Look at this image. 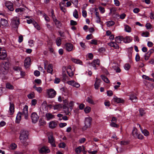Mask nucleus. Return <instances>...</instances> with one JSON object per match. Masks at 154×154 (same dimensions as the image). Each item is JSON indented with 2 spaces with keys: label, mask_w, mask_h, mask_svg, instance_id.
I'll return each instance as SVG.
<instances>
[{
  "label": "nucleus",
  "mask_w": 154,
  "mask_h": 154,
  "mask_svg": "<svg viewBox=\"0 0 154 154\" xmlns=\"http://www.w3.org/2000/svg\"><path fill=\"white\" fill-rule=\"evenodd\" d=\"M73 16L76 19H77L79 17V15L78 12L76 9H75L73 12Z\"/></svg>",
  "instance_id": "obj_42"
},
{
  "label": "nucleus",
  "mask_w": 154,
  "mask_h": 154,
  "mask_svg": "<svg viewBox=\"0 0 154 154\" xmlns=\"http://www.w3.org/2000/svg\"><path fill=\"white\" fill-rule=\"evenodd\" d=\"M46 122L42 118H40L39 120V125L40 126H44L46 125Z\"/></svg>",
  "instance_id": "obj_32"
},
{
  "label": "nucleus",
  "mask_w": 154,
  "mask_h": 154,
  "mask_svg": "<svg viewBox=\"0 0 154 154\" xmlns=\"http://www.w3.org/2000/svg\"><path fill=\"white\" fill-rule=\"evenodd\" d=\"M101 81L100 79L96 78V81L94 84V88L96 89H98L100 87Z\"/></svg>",
  "instance_id": "obj_13"
},
{
  "label": "nucleus",
  "mask_w": 154,
  "mask_h": 154,
  "mask_svg": "<svg viewBox=\"0 0 154 154\" xmlns=\"http://www.w3.org/2000/svg\"><path fill=\"white\" fill-rule=\"evenodd\" d=\"M66 71L69 76L71 77H72L74 74V73L73 72L72 70H67Z\"/></svg>",
  "instance_id": "obj_45"
},
{
  "label": "nucleus",
  "mask_w": 154,
  "mask_h": 154,
  "mask_svg": "<svg viewBox=\"0 0 154 154\" xmlns=\"http://www.w3.org/2000/svg\"><path fill=\"white\" fill-rule=\"evenodd\" d=\"M86 100L87 102H88V103H91L93 105L94 104V102L93 100L89 97H88L87 98Z\"/></svg>",
  "instance_id": "obj_41"
},
{
  "label": "nucleus",
  "mask_w": 154,
  "mask_h": 154,
  "mask_svg": "<svg viewBox=\"0 0 154 154\" xmlns=\"http://www.w3.org/2000/svg\"><path fill=\"white\" fill-rule=\"evenodd\" d=\"M149 35V33L148 31L143 32L142 34V36L143 37H148Z\"/></svg>",
  "instance_id": "obj_46"
},
{
  "label": "nucleus",
  "mask_w": 154,
  "mask_h": 154,
  "mask_svg": "<svg viewBox=\"0 0 154 154\" xmlns=\"http://www.w3.org/2000/svg\"><path fill=\"white\" fill-rule=\"evenodd\" d=\"M17 147V145L15 143H13L10 145L9 148L12 150L15 149Z\"/></svg>",
  "instance_id": "obj_40"
},
{
  "label": "nucleus",
  "mask_w": 154,
  "mask_h": 154,
  "mask_svg": "<svg viewBox=\"0 0 154 154\" xmlns=\"http://www.w3.org/2000/svg\"><path fill=\"white\" fill-rule=\"evenodd\" d=\"M53 68L52 64L51 63L49 64L47 67V72L51 73V74H52V72L53 71Z\"/></svg>",
  "instance_id": "obj_19"
},
{
  "label": "nucleus",
  "mask_w": 154,
  "mask_h": 154,
  "mask_svg": "<svg viewBox=\"0 0 154 154\" xmlns=\"http://www.w3.org/2000/svg\"><path fill=\"white\" fill-rule=\"evenodd\" d=\"M25 10V9L22 8H19L15 9V11L16 13H18V14L21 15L22 12Z\"/></svg>",
  "instance_id": "obj_20"
},
{
  "label": "nucleus",
  "mask_w": 154,
  "mask_h": 154,
  "mask_svg": "<svg viewBox=\"0 0 154 154\" xmlns=\"http://www.w3.org/2000/svg\"><path fill=\"white\" fill-rule=\"evenodd\" d=\"M143 136L141 134H138L137 137H136V138H137L138 139L140 140H142L143 139Z\"/></svg>",
  "instance_id": "obj_55"
},
{
  "label": "nucleus",
  "mask_w": 154,
  "mask_h": 154,
  "mask_svg": "<svg viewBox=\"0 0 154 154\" xmlns=\"http://www.w3.org/2000/svg\"><path fill=\"white\" fill-rule=\"evenodd\" d=\"M91 110V108L89 106L86 107L84 109V111L86 113H89Z\"/></svg>",
  "instance_id": "obj_47"
},
{
  "label": "nucleus",
  "mask_w": 154,
  "mask_h": 154,
  "mask_svg": "<svg viewBox=\"0 0 154 154\" xmlns=\"http://www.w3.org/2000/svg\"><path fill=\"white\" fill-rule=\"evenodd\" d=\"M49 150L45 146H43L39 150V152L42 153H46L49 152Z\"/></svg>",
  "instance_id": "obj_15"
},
{
  "label": "nucleus",
  "mask_w": 154,
  "mask_h": 154,
  "mask_svg": "<svg viewBox=\"0 0 154 154\" xmlns=\"http://www.w3.org/2000/svg\"><path fill=\"white\" fill-rule=\"evenodd\" d=\"M94 63H95L96 65L98 66H99L100 65V61L99 59L95 60L93 61Z\"/></svg>",
  "instance_id": "obj_61"
},
{
  "label": "nucleus",
  "mask_w": 154,
  "mask_h": 154,
  "mask_svg": "<svg viewBox=\"0 0 154 154\" xmlns=\"http://www.w3.org/2000/svg\"><path fill=\"white\" fill-rule=\"evenodd\" d=\"M31 117L33 123H35L37 122L38 116L35 112H33L31 114Z\"/></svg>",
  "instance_id": "obj_10"
},
{
  "label": "nucleus",
  "mask_w": 154,
  "mask_h": 154,
  "mask_svg": "<svg viewBox=\"0 0 154 154\" xmlns=\"http://www.w3.org/2000/svg\"><path fill=\"white\" fill-rule=\"evenodd\" d=\"M5 6L9 11H14V9L13 7V4L11 2L6 1L5 3Z\"/></svg>",
  "instance_id": "obj_8"
},
{
  "label": "nucleus",
  "mask_w": 154,
  "mask_h": 154,
  "mask_svg": "<svg viewBox=\"0 0 154 154\" xmlns=\"http://www.w3.org/2000/svg\"><path fill=\"white\" fill-rule=\"evenodd\" d=\"M128 56L129 58H131L132 57V53L133 52V48L131 47L128 49Z\"/></svg>",
  "instance_id": "obj_30"
},
{
  "label": "nucleus",
  "mask_w": 154,
  "mask_h": 154,
  "mask_svg": "<svg viewBox=\"0 0 154 154\" xmlns=\"http://www.w3.org/2000/svg\"><path fill=\"white\" fill-rule=\"evenodd\" d=\"M48 142L51 144L53 147H55L56 146L53 134H51L48 136Z\"/></svg>",
  "instance_id": "obj_9"
},
{
  "label": "nucleus",
  "mask_w": 154,
  "mask_h": 154,
  "mask_svg": "<svg viewBox=\"0 0 154 154\" xmlns=\"http://www.w3.org/2000/svg\"><path fill=\"white\" fill-rule=\"evenodd\" d=\"M123 41L125 43H129L131 42L133 40L132 37L130 36H127L125 38L123 37Z\"/></svg>",
  "instance_id": "obj_14"
},
{
  "label": "nucleus",
  "mask_w": 154,
  "mask_h": 154,
  "mask_svg": "<svg viewBox=\"0 0 154 154\" xmlns=\"http://www.w3.org/2000/svg\"><path fill=\"white\" fill-rule=\"evenodd\" d=\"M131 66L129 63H126L124 66V68L126 70H128L130 68Z\"/></svg>",
  "instance_id": "obj_50"
},
{
  "label": "nucleus",
  "mask_w": 154,
  "mask_h": 154,
  "mask_svg": "<svg viewBox=\"0 0 154 154\" xmlns=\"http://www.w3.org/2000/svg\"><path fill=\"white\" fill-rule=\"evenodd\" d=\"M54 115H52L51 113H47L46 114V119L48 121H49L50 119H53L54 118Z\"/></svg>",
  "instance_id": "obj_22"
},
{
  "label": "nucleus",
  "mask_w": 154,
  "mask_h": 154,
  "mask_svg": "<svg viewBox=\"0 0 154 154\" xmlns=\"http://www.w3.org/2000/svg\"><path fill=\"white\" fill-rule=\"evenodd\" d=\"M9 64L8 62H4L0 67V73L3 75L7 74L8 72Z\"/></svg>",
  "instance_id": "obj_3"
},
{
  "label": "nucleus",
  "mask_w": 154,
  "mask_h": 154,
  "mask_svg": "<svg viewBox=\"0 0 154 154\" xmlns=\"http://www.w3.org/2000/svg\"><path fill=\"white\" fill-rule=\"evenodd\" d=\"M60 79L57 78H56L54 80V83L55 84H59L60 82Z\"/></svg>",
  "instance_id": "obj_64"
},
{
  "label": "nucleus",
  "mask_w": 154,
  "mask_h": 154,
  "mask_svg": "<svg viewBox=\"0 0 154 154\" xmlns=\"http://www.w3.org/2000/svg\"><path fill=\"white\" fill-rule=\"evenodd\" d=\"M115 24V22L112 20L109 21L107 22V25L108 27H110L113 25Z\"/></svg>",
  "instance_id": "obj_43"
},
{
  "label": "nucleus",
  "mask_w": 154,
  "mask_h": 154,
  "mask_svg": "<svg viewBox=\"0 0 154 154\" xmlns=\"http://www.w3.org/2000/svg\"><path fill=\"white\" fill-rule=\"evenodd\" d=\"M92 119L90 117H87L85 118V125L83 127V130H85L87 128L89 127L91 125Z\"/></svg>",
  "instance_id": "obj_5"
},
{
  "label": "nucleus",
  "mask_w": 154,
  "mask_h": 154,
  "mask_svg": "<svg viewBox=\"0 0 154 154\" xmlns=\"http://www.w3.org/2000/svg\"><path fill=\"white\" fill-rule=\"evenodd\" d=\"M43 17H44L45 21L47 22H50V19L49 17L45 13H44V14L43 15Z\"/></svg>",
  "instance_id": "obj_51"
},
{
  "label": "nucleus",
  "mask_w": 154,
  "mask_h": 154,
  "mask_svg": "<svg viewBox=\"0 0 154 154\" xmlns=\"http://www.w3.org/2000/svg\"><path fill=\"white\" fill-rule=\"evenodd\" d=\"M105 51V49L103 47H101L99 49L98 51L100 53H103Z\"/></svg>",
  "instance_id": "obj_63"
},
{
  "label": "nucleus",
  "mask_w": 154,
  "mask_h": 154,
  "mask_svg": "<svg viewBox=\"0 0 154 154\" xmlns=\"http://www.w3.org/2000/svg\"><path fill=\"white\" fill-rule=\"evenodd\" d=\"M57 125V123L56 122L54 121H52L49 123V126L50 128L54 129L56 127Z\"/></svg>",
  "instance_id": "obj_18"
},
{
  "label": "nucleus",
  "mask_w": 154,
  "mask_h": 154,
  "mask_svg": "<svg viewBox=\"0 0 154 154\" xmlns=\"http://www.w3.org/2000/svg\"><path fill=\"white\" fill-rule=\"evenodd\" d=\"M31 62V60L29 57H26L25 60L24 66L25 68H28L29 67Z\"/></svg>",
  "instance_id": "obj_12"
},
{
  "label": "nucleus",
  "mask_w": 154,
  "mask_h": 154,
  "mask_svg": "<svg viewBox=\"0 0 154 154\" xmlns=\"http://www.w3.org/2000/svg\"><path fill=\"white\" fill-rule=\"evenodd\" d=\"M139 111L140 115L141 116H142L146 113L144 109L142 108H140Z\"/></svg>",
  "instance_id": "obj_38"
},
{
  "label": "nucleus",
  "mask_w": 154,
  "mask_h": 154,
  "mask_svg": "<svg viewBox=\"0 0 154 154\" xmlns=\"http://www.w3.org/2000/svg\"><path fill=\"white\" fill-rule=\"evenodd\" d=\"M139 126L142 132L144 134V136H147L149 135V133L147 130L145 129L143 130L140 125H139Z\"/></svg>",
  "instance_id": "obj_23"
},
{
  "label": "nucleus",
  "mask_w": 154,
  "mask_h": 154,
  "mask_svg": "<svg viewBox=\"0 0 154 154\" xmlns=\"http://www.w3.org/2000/svg\"><path fill=\"white\" fill-rule=\"evenodd\" d=\"M82 151V147L81 146H79L76 148L75 152L77 154L80 153Z\"/></svg>",
  "instance_id": "obj_37"
},
{
  "label": "nucleus",
  "mask_w": 154,
  "mask_h": 154,
  "mask_svg": "<svg viewBox=\"0 0 154 154\" xmlns=\"http://www.w3.org/2000/svg\"><path fill=\"white\" fill-rule=\"evenodd\" d=\"M124 29L126 32H130L131 31V28L128 25H126L124 26Z\"/></svg>",
  "instance_id": "obj_33"
},
{
  "label": "nucleus",
  "mask_w": 154,
  "mask_h": 154,
  "mask_svg": "<svg viewBox=\"0 0 154 154\" xmlns=\"http://www.w3.org/2000/svg\"><path fill=\"white\" fill-rule=\"evenodd\" d=\"M54 22V23L57 28H60V27L62 26V24L61 23L57 20Z\"/></svg>",
  "instance_id": "obj_25"
},
{
  "label": "nucleus",
  "mask_w": 154,
  "mask_h": 154,
  "mask_svg": "<svg viewBox=\"0 0 154 154\" xmlns=\"http://www.w3.org/2000/svg\"><path fill=\"white\" fill-rule=\"evenodd\" d=\"M13 69L16 71H17L19 72V71H20L21 70H22L21 67L18 66H14L13 68Z\"/></svg>",
  "instance_id": "obj_48"
},
{
  "label": "nucleus",
  "mask_w": 154,
  "mask_h": 154,
  "mask_svg": "<svg viewBox=\"0 0 154 154\" xmlns=\"http://www.w3.org/2000/svg\"><path fill=\"white\" fill-rule=\"evenodd\" d=\"M12 23L13 25L15 26L14 28L17 30L20 23L19 18L17 17H14L12 20Z\"/></svg>",
  "instance_id": "obj_7"
},
{
  "label": "nucleus",
  "mask_w": 154,
  "mask_h": 154,
  "mask_svg": "<svg viewBox=\"0 0 154 154\" xmlns=\"http://www.w3.org/2000/svg\"><path fill=\"white\" fill-rule=\"evenodd\" d=\"M146 27L148 29H151L152 28V25L149 23H147L146 25Z\"/></svg>",
  "instance_id": "obj_52"
},
{
  "label": "nucleus",
  "mask_w": 154,
  "mask_h": 154,
  "mask_svg": "<svg viewBox=\"0 0 154 154\" xmlns=\"http://www.w3.org/2000/svg\"><path fill=\"white\" fill-rule=\"evenodd\" d=\"M6 87L7 88L10 89H12L14 88L13 86L9 84H7L6 85Z\"/></svg>",
  "instance_id": "obj_54"
},
{
  "label": "nucleus",
  "mask_w": 154,
  "mask_h": 154,
  "mask_svg": "<svg viewBox=\"0 0 154 154\" xmlns=\"http://www.w3.org/2000/svg\"><path fill=\"white\" fill-rule=\"evenodd\" d=\"M116 122H112L110 124V126L112 127L118 128L119 127V125L116 124Z\"/></svg>",
  "instance_id": "obj_49"
},
{
  "label": "nucleus",
  "mask_w": 154,
  "mask_h": 154,
  "mask_svg": "<svg viewBox=\"0 0 154 154\" xmlns=\"http://www.w3.org/2000/svg\"><path fill=\"white\" fill-rule=\"evenodd\" d=\"M14 105L13 103L10 102V106L9 107L10 112L11 114H13L14 110Z\"/></svg>",
  "instance_id": "obj_26"
},
{
  "label": "nucleus",
  "mask_w": 154,
  "mask_h": 154,
  "mask_svg": "<svg viewBox=\"0 0 154 154\" xmlns=\"http://www.w3.org/2000/svg\"><path fill=\"white\" fill-rule=\"evenodd\" d=\"M63 108L64 109V111L66 115H69L70 114L69 108L67 106L63 105V104H59L54 106L53 109H60Z\"/></svg>",
  "instance_id": "obj_4"
},
{
  "label": "nucleus",
  "mask_w": 154,
  "mask_h": 154,
  "mask_svg": "<svg viewBox=\"0 0 154 154\" xmlns=\"http://www.w3.org/2000/svg\"><path fill=\"white\" fill-rule=\"evenodd\" d=\"M130 99L133 102L135 103L137 101V98L135 95L131 94L130 96Z\"/></svg>",
  "instance_id": "obj_17"
},
{
  "label": "nucleus",
  "mask_w": 154,
  "mask_h": 154,
  "mask_svg": "<svg viewBox=\"0 0 154 154\" xmlns=\"http://www.w3.org/2000/svg\"><path fill=\"white\" fill-rule=\"evenodd\" d=\"M69 106L71 111L72 110V107L74 106L73 102V101H71L69 103Z\"/></svg>",
  "instance_id": "obj_57"
},
{
  "label": "nucleus",
  "mask_w": 154,
  "mask_h": 154,
  "mask_svg": "<svg viewBox=\"0 0 154 154\" xmlns=\"http://www.w3.org/2000/svg\"><path fill=\"white\" fill-rule=\"evenodd\" d=\"M48 97L49 98H53L56 95V92L52 88L48 89L47 91Z\"/></svg>",
  "instance_id": "obj_6"
},
{
  "label": "nucleus",
  "mask_w": 154,
  "mask_h": 154,
  "mask_svg": "<svg viewBox=\"0 0 154 154\" xmlns=\"http://www.w3.org/2000/svg\"><path fill=\"white\" fill-rule=\"evenodd\" d=\"M71 85L77 88H78L80 87V85L78 83L74 81H71L70 82Z\"/></svg>",
  "instance_id": "obj_31"
},
{
  "label": "nucleus",
  "mask_w": 154,
  "mask_h": 154,
  "mask_svg": "<svg viewBox=\"0 0 154 154\" xmlns=\"http://www.w3.org/2000/svg\"><path fill=\"white\" fill-rule=\"evenodd\" d=\"M28 132L27 131L22 130L20 132L19 139L20 142L24 146L27 145L26 141L28 139Z\"/></svg>",
  "instance_id": "obj_2"
},
{
  "label": "nucleus",
  "mask_w": 154,
  "mask_h": 154,
  "mask_svg": "<svg viewBox=\"0 0 154 154\" xmlns=\"http://www.w3.org/2000/svg\"><path fill=\"white\" fill-rule=\"evenodd\" d=\"M113 100L117 103H124V100L122 98H118L117 97H114L113 98Z\"/></svg>",
  "instance_id": "obj_16"
},
{
  "label": "nucleus",
  "mask_w": 154,
  "mask_h": 154,
  "mask_svg": "<svg viewBox=\"0 0 154 154\" xmlns=\"http://www.w3.org/2000/svg\"><path fill=\"white\" fill-rule=\"evenodd\" d=\"M33 88L35 89L38 92L40 93L42 91V89L41 87H37L35 85L33 87Z\"/></svg>",
  "instance_id": "obj_35"
},
{
  "label": "nucleus",
  "mask_w": 154,
  "mask_h": 154,
  "mask_svg": "<svg viewBox=\"0 0 154 154\" xmlns=\"http://www.w3.org/2000/svg\"><path fill=\"white\" fill-rule=\"evenodd\" d=\"M140 59V55H139V54L138 53L137 54L136 57L135 59L136 61L137 62L139 61Z\"/></svg>",
  "instance_id": "obj_60"
},
{
  "label": "nucleus",
  "mask_w": 154,
  "mask_h": 154,
  "mask_svg": "<svg viewBox=\"0 0 154 154\" xmlns=\"http://www.w3.org/2000/svg\"><path fill=\"white\" fill-rule=\"evenodd\" d=\"M72 60L73 62L76 64H81L82 63V61L79 59L72 58Z\"/></svg>",
  "instance_id": "obj_34"
},
{
  "label": "nucleus",
  "mask_w": 154,
  "mask_h": 154,
  "mask_svg": "<svg viewBox=\"0 0 154 154\" xmlns=\"http://www.w3.org/2000/svg\"><path fill=\"white\" fill-rule=\"evenodd\" d=\"M24 116V118L26 119H27L28 118V106L27 105H25L24 107L22 112H19L16 118V122L19 123L21 119V116Z\"/></svg>",
  "instance_id": "obj_1"
},
{
  "label": "nucleus",
  "mask_w": 154,
  "mask_h": 154,
  "mask_svg": "<svg viewBox=\"0 0 154 154\" xmlns=\"http://www.w3.org/2000/svg\"><path fill=\"white\" fill-rule=\"evenodd\" d=\"M90 43L91 44H94L95 45H97L98 44L97 40L95 39H92Z\"/></svg>",
  "instance_id": "obj_58"
},
{
  "label": "nucleus",
  "mask_w": 154,
  "mask_h": 154,
  "mask_svg": "<svg viewBox=\"0 0 154 154\" xmlns=\"http://www.w3.org/2000/svg\"><path fill=\"white\" fill-rule=\"evenodd\" d=\"M73 45L70 43H66L64 45V47L68 51H72L73 48Z\"/></svg>",
  "instance_id": "obj_11"
},
{
  "label": "nucleus",
  "mask_w": 154,
  "mask_h": 154,
  "mask_svg": "<svg viewBox=\"0 0 154 154\" xmlns=\"http://www.w3.org/2000/svg\"><path fill=\"white\" fill-rule=\"evenodd\" d=\"M62 39L60 37H58L56 40V43L58 46H60L61 44Z\"/></svg>",
  "instance_id": "obj_36"
},
{
  "label": "nucleus",
  "mask_w": 154,
  "mask_h": 154,
  "mask_svg": "<svg viewBox=\"0 0 154 154\" xmlns=\"http://www.w3.org/2000/svg\"><path fill=\"white\" fill-rule=\"evenodd\" d=\"M102 79L106 83H109L110 81L105 76L103 75H101L100 76Z\"/></svg>",
  "instance_id": "obj_27"
},
{
  "label": "nucleus",
  "mask_w": 154,
  "mask_h": 154,
  "mask_svg": "<svg viewBox=\"0 0 154 154\" xmlns=\"http://www.w3.org/2000/svg\"><path fill=\"white\" fill-rule=\"evenodd\" d=\"M66 146V144L64 142L60 143L59 144V147L60 148H64Z\"/></svg>",
  "instance_id": "obj_53"
},
{
  "label": "nucleus",
  "mask_w": 154,
  "mask_h": 154,
  "mask_svg": "<svg viewBox=\"0 0 154 154\" xmlns=\"http://www.w3.org/2000/svg\"><path fill=\"white\" fill-rule=\"evenodd\" d=\"M123 37L122 36H119L115 38L116 42L118 43H120L121 41H123Z\"/></svg>",
  "instance_id": "obj_24"
},
{
  "label": "nucleus",
  "mask_w": 154,
  "mask_h": 154,
  "mask_svg": "<svg viewBox=\"0 0 154 154\" xmlns=\"http://www.w3.org/2000/svg\"><path fill=\"white\" fill-rule=\"evenodd\" d=\"M0 24H1V26H6L8 25V22L5 19L1 18V19Z\"/></svg>",
  "instance_id": "obj_21"
},
{
  "label": "nucleus",
  "mask_w": 154,
  "mask_h": 154,
  "mask_svg": "<svg viewBox=\"0 0 154 154\" xmlns=\"http://www.w3.org/2000/svg\"><path fill=\"white\" fill-rule=\"evenodd\" d=\"M7 56L5 51L2 52L0 55V60H5Z\"/></svg>",
  "instance_id": "obj_29"
},
{
  "label": "nucleus",
  "mask_w": 154,
  "mask_h": 154,
  "mask_svg": "<svg viewBox=\"0 0 154 154\" xmlns=\"http://www.w3.org/2000/svg\"><path fill=\"white\" fill-rule=\"evenodd\" d=\"M80 44L83 50H84L86 48V46L85 45V43L83 42H81L80 43Z\"/></svg>",
  "instance_id": "obj_56"
},
{
  "label": "nucleus",
  "mask_w": 154,
  "mask_h": 154,
  "mask_svg": "<svg viewBox=\"0 0 154 154\" xmlns=\"http://www.w3.org/2000/svg\"><path fill=\"white\" fill-rule=\"evenodd\" d=\"M34 75L36 76H38L40 75V72L38 70H35L34 72Z\"/></svg>",
  "instance_id": "obj_59"
},
{
  "label": "nucleus",
  "mask_w": 154,
  "mask_h": 154,
  "mask_svg": "<svg viewBox=\"0 0 154 154\" xmlns=\"http://www.w3.org/2000/svg\"><path fill=\"white\" fill-rule=\"evenodd\" d=\"M71 2L74 5L75 7L77 8L78 5V0H72Z\"/></svg>",
  "instance_id": "obj_44"
},
{
  "label": "nucleus",
  "mask_w": 154,
  "mask_h": 154,
  "mask_svg": "<svg viewBox=\"0 0 154 154\" xmlns=\"http://www.w3.org/2000/svg\"><path fill=\"white\" fill-rule=\"evenodd\" d=\"M138 134L137 129L135 128H134L132 132V136H133L134 137L136 138V137H137Z\"/></svg>",
  "instance_id": "obj_28"
},
{
  "label": "nucleus",
  "mask_w": 154,
  "mask_h": 154,
  "mask_svg": "<svg viewBox=\"0 0 154 154\" xmlns=\"http://www.w3.org/2000/svg\"><path fill=\"white\" fill-rule=\"evenodd\" d=\"M33 24L34 25V27L37 30H40V28L39 26L38 25L37 23L34 20L33 21Z\"/></svg>",
  "instance_id": "obj_39"
},
{
  "label": "nucleus",
  "mask_w": 154,
  "mask_h": 154,
  "mask_svg": "<svg viewBox=\"0 0 154 154\" xmlns=\"http://www.w3.org/2000/svg\"><path fill=\"white\" fill-rule=\"evenodd\" d=\"M98 8L102 13L103 14L105 12V10L104 8L103 7L100 6Z\"/></svg>",
  "instance_id": "obj_62"
}]
</instances>
